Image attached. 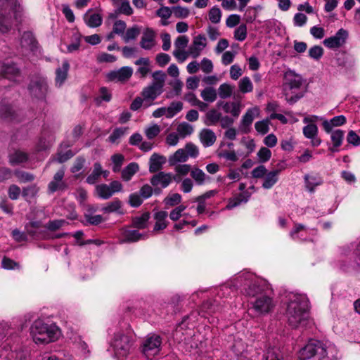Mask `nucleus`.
I'll use <instances>...</instances> for the list:
<instances>
[{
	"instance_id": "obj_46",
	"label": "nucleus",
	"mask_w": 360,
	"mask_h": 360,
	"mask_svg": "<svg viewBox=\"0 0 360 360\" xmlns=\"http://www.w3.org/2000/svg\"><path fill=\"white\" fill-rule=\"evenodd\" d=\"M140 32L141 30L138 26L135 25L129 28L122 35V38L125 42H129L131 40H134L139 35Z\"/></svg>"
},
{
	"instance_id": "obj_57",
	"label": "nucleus",
	"mask_w": 360,
	"mask_h": 360,
	"mask_svg": "<svg viewBox=\"0 0 360 360\" xmlns=\"http://www.w3.org/2000/svg\"><path fill=\"white\" fill-rule=\"evenodd\" d=\"M39 190V187L36 184H32L24 188L22 194L26 199L33 198L37 194Z\"/></svg>"
},
{
	"instance_id": "obj_16",
	"label": "nucleus",
	"mask_w": 360,
	"mask_h": 360,
	"mask_svg": "<svg viewBox=\"0 0 360 360\" xmlns=\"http://www.w3.org/2000/svg\"><path fill=\"white\" fill-rule=\"evenodd\" d=\"M172 181V174L159 172L150 179L153 186H160L162 188L167 187Z\"/></svg>"
},
{
	"instance_id": "obj_13",
	"label": "nucleus",
	"mask_w": 360,
	"mask_h": 360,
	"mask_svg": "<svg viewBox=\"0 0 360 360\" xmlns=\"http://www.w3.org/2000/svg\"><path fill=\"white\" fill-rule=\"evenodd\" d=\"M133 74V69L129 66H124L119 70H112L106 74L108 81L116 82H125L128 81Z\"/></svg>"
},
{
	"instance_id": "obj_32",
	"label": "nucleus",
	"mask_w": 360,
	"mask_h": 360,
	"mask_svg": "<svg viewBox=\"0 0 360 360\" xmlns=\"http://www.w3.org/2000/svg\"><path fill=\"white\" fill-rule=\"evenodd\" d=\"M27 159V154L20 150L15 151L9 155V162L11 165H20L26 162Z\"/></svg>"
},
{
	"instance_id": "obj_43",
	"label": "nucleus",
	"mask_w": 360,
	"mask_h": 360,
	"mask_svg": "<svg viewBox=\"0 0 360 360\" xmlns=\"http://www.w3.org/2000/svg\"><path fill=\"white\" fill-rule=\"evenodd\" d=\"M122 206V202L115 198L112 201L108 202L103 206L101 210L105 213L118 212Z\"/></svg>"
},
{
	"instance_id": "obj_6",
	"label": "nucleus",
	"mask_w": 360,
	"mask_h": 360,
	"mask_svg": "<svg viewBox=\"0 0 360 360\" xmlns=\"http://www.w3.org/2000/svg\"><path fill=\"white\" fill-rule=\"evenodd\" d=\"M133 345L132 337L122 333H115L110 343L113 355L117 359L125 358L129 354Z\"/></svg>"
},
{
	"instance_id": "obj_55",
	"label": "nucleus",
	"mask_w": 360,
	"mask_h": 360,
	"mask_svg": "<svg viewBox=\"0 0 360 360\" xmlns=\"http://www.w3.org/2000/svg\"><path fill=\"white\" fill-rule=\"evenodd\" d=\"M111 160L113 164L112 171L114 172H120L124 160V156L122 154L117 153L111 157Z\"/></svg>"
},
{
	"instance_id": "obj_4",
	"label": "nucleus",
	"mask_w": 360,
	"mask_h": 360,
	"mask_svg": "<svg viewBox=\"0 0 360 360\" xmlns=\"http://www.w3.org/2000/svg\"><path fill=\"white\" fill-rule=\"evenodd\" d=\"M30 334L37 344H48L56 341L60 336L59 328L55 324H48L41 320L35 321L31 328Z\"/></svg>"
},
{
	"instance_id": "obj_1",
	"label": "nucleus",
	"mask_w": 360,
	"mask_h": 360,
	"mask_svg": "<svg viewBox=\"0 0 360 360\" xmlns=\"http://www.w3.org/2000/svg\"><path fill=\"white\" fill-rule=\"evenodd\" d=\"M236 283L233 288H240L247 295L256 297L252 302V307L255 311L259 314L269 313L274 307L275 303L272 298L263 293V288L260 282L255 276L250 273H243L235 278Z\"/></svg>"
},
{
	"instance_id": "obj_8",
	"label": "nucleus",
	"mask_w": 360,
	"mask_h": 360,
	"mask_svg": "<svg viewBox=\"0 0 360 360\" xmlns=\"http://www.w3.org/2000/svg\"><path fill=\"white\" fill-rule=\"evenodd\" d=\"M28 89L33 98L44 100L49 90L46 79L42 76L34 77L31 79Z\"/></svg>"
},
{
	"instance_id": "obj_22",
	"label": "nucleus",
	"mask_w": 360,
	"mask_h": 360,
	"mask_svg": "<svg viewBox=\"0 0 360 360\" xmlns=\"http://www.w3.org/2000/svg\"><path fill=\"white\" fill-rule=\"evenodd\" d=\"M84 20L86 25L91 28L99 27L103 22V18L98 13H93L91 9H89L84 15Z\"/></svg>"
},
{
	"instance_id": "obj_40",
	"label": "nucleus",
	"mask_w": 360,
	"mask_h": 360,
	"mask_svg": "<svg viewBox=\"0 0 360 360\" xmlns=\"http://www.w3.org/2000/svg\"><path fill=\"white\" fill-rule=\"evenodd\" d=\"M306 186L307 189L312 192L314 188L322 184L321 179L318 176L305 175L304 176Z\"/></svg>"
},
{
	"instance_id": "obj_27",
	"label": "nucleus",
	"mask_w": 360,
	"mask_h": 360,
	"mask_svg": "<svg viewBox=\"0 0 360 360\" xmlns=\"http://www.w3.org/2000/svg\"><path fill=\"white\" fill-rule=\"evenodd\" d=\"M70 68L69 63L67 60H65L62 63V66L57 68L56 70V85L58 86H60L68 76V72Z\"/></svg>"
},
{
	"instance_id": "obj_10",
	"label": "nucleus",
	"mask_w": 360,
	"mask_h": 360,
	"mask_svg": "<svg viewBox=\"0 0 360 360\" xmlns=\"http://www.w3.org/2000/svg\"><path fill=\"white\" fill-rule=\"evenodd\" d=\"M122 190V184L118 181H112L109 184H101L96 186V195L102 199L107 200L114 193Z\"/></svg>"
},
{
	"instance_id": "obj_56",
	"label": "nucleus",
	"mask_w": 360,
	"mask_h": 360,
	"mask_svg": "<svg viewBox=\"0 0 360 360\" xmlns=\"http://www.w3.org/2000/svg\"><path fill=\"white\" fill-rule=\"evenodd\" d=\"M15 175L20 183L30 182L34 179L33 174L23 171H16Z\"/></svg>"
},
{
	"instance_id": "obj_36",
	"label": "nucleus",
	"mask_w": 360,
	"mask_h": 360,
	"mask_svg": "<svg viewBox=\"0 0 360 360\" xmlns=\"http://www.w3.org/2000/svg\"><path fill=\"white\" fill-rule=\"evenodd\" d=\"M262 9L260 6H249L245 11L243 19L246 22H252L257 17L258 12Z\"/></svg>"
},
{
	"instance_id": "obj_24",
	"label": "nucleus",
	"mask_w": 360,
	"mask_h": 360,
	"mask_svg": "<svg viewBox=\"0 0 360 360\" xmlns=\"http://www.w3.org/2000/svg\"><path fill=\"white\" fill-rule=\"evenodd\" d=\"M20 44L22 48L31 51H34L37 48V42L31 32H25L23 33Z\"/></svg>"
},
{
	"instance_id": "obj_37",
	"label": "nucleus",
	"mask_w": 360,
	"mask_h": 360,
	"mask_svg": "<svg viewBox=\"0 0 360 360\" xmlns=\"http://www.w3.org/2000/svg\"><path fill=\"white\" fill-rule=\"evenodd\" d=\"M102 175V167L99 162L94 165V169L91 173L87 176L86 182L89 184H94Z\"/></svg>"
},
{
	"instance_id": "obj_26",
	"label": "nucleus",
	"mask_w": 360,
	"mask_h": 360,
	"mask_svg": "<svg viewBox=\"0 0 360 360\" xmlns=\"http://www.w3.org/2000/svg\"><path fill=\"white\" fill-rule=\"evenodd\" d=\"M281 171V169H277L271 171L265 174L264 176V182L262 187L265 189H269L276 184L278 180V175Z\"/></svg>"
},
{
	"instance_id": "obj_39",
	"label": "nucleus",
	"mask_w": 360,
	"mask_h": 360,
	"mask_svg": "<svg viewBox=\"0 0 360 360\" xmlns=\"http://www.w3.org/2000/svg\"><path fill=\"white\" fill-rule=\"evenodd\" d=\"M200 96L205 101L213 103L217 99V94L213 87L208 86L201 91Z\"/></svg>"
},
{
	"instance_id": "obj_63",
	"label": "nucleus",
	"mask_w": 360,
	"mask_h": 360,
	"mask_svg": "<svg viewBox=\"0 0 360 360\" xmlns=\"http://www.w3.org/2000/svg\"><path fill=\"white\" fill-rule=\"evenodd\" d=\"M218 155L231 162H236L238 160V156L234 150H222L219 153Z\"/></svg>"
},
{
	"instance_id": "obj_47",
	"label": "nucleus",
	"mask_w": 360,
	"mask_h": 360,
	"mask_svg": "<svg viewBox=\"0 0 360 360\" xmlns=\"http://www.w3.org/2000/svg\"><path fill=\"white\" fill-rule=\"evenodd\" d=\"M14 111L11 106L8 104H0V117L5 120H13Z\"/></svg>"
},
{
	"instance_id": "obj_59",
	"label": "nucleus",
	"mask_w": 360,
	"mask_h": 360,
	"mask_svg": "<svg viewBox=\"0 0 360 360\" xmlns=\"http://www.w3.org/2000/svg\"><path fill=\"white\" fill-rule=\"evenodd\" d=\"M153 78L154 79L151 84H155L160 86V89H163L165 79V74L162 71H155L153 73Z\"/></svg>"
},
{
	"instance_id": "obj_35",
	"label": "nucleus",
	"mask_w": 360,
	"mask_h": 360,
	"mask_svg": "<svg viewBox=\"0 0 360 360\" xmlns=\"http://www.w3.org/2000/svg\"><path fill=\"white\" fill-rule=\"evenodd\" d=\"M139 165L137 163L131 162L122 171V178L124 181H129L132 176L138 172Z\"/></svg>"
},
{
	"instance_id": "obj_62",
	"label": "nucleus",
	"mask_w": 360,
	"mask_h": 360,
	"mask_svg": "<svg viewBox=\"0 0 360 360\" xmlns=\"http://www.w3.org/2000/svg\"><path fill=\"white\" fill-rule=\"evenodd\" d=\"M323 54V49L321 46H314L309 49V56L314 60H319Z\"/></svg>"
},
{
	"instance_id": "obj_30",
	"label": "nucleus",
	"mask_w": 360,
	"mask_h": 360,
	"mask_svg": "<svg viewBox=\"0 0 360 360\" xmlns=\"http://www.w3.org/2000/svg\"><path fill=\"white\" fill-rule=\"evenodd\" d=\"M188 159V155H186L185 150L180 148L169 157V162L170 165L174 166L179 162H184L187 161Z\"/></svg>"
},
{
	"instance_id": "obj_11",
	"label": "nucleus",
	"mask_w": 360,
	"mask_h": 360,
	"mask_svg": "<svg viewBox=\"0 0 360 360\" xmlns=\"http://www.w3.org/2000/svg\"><path fill=\"white\" fill-rule=\"evenodd\" d=\"M348 36V32L346 30L341 28L334 36L325 39L323 43L324 46L328 49H338L346 43Z\"/></svg>"
},
{
	"instance_id": "obj_28",
	"label": "nucleus",
	"mask_w": 360,
	"mask_h": 360,
	"mask_svg": "<svg viewBox=\"0 0 360 360\" xmlns=\"http://www.w3.org/2000/svg\"><path fill=\"white\" fill-rule=\"evenodd\" d=\"M190 175L197 185H203L210 180V177L198 167H193Z\"/></svg>"
},
{
	"instance_id": "obj_14",
	"label": "nucleus",
	"mask_w": 360,
	"mask_h": 360,
	"mask_svg": "<svg viewBox=\"0 0 360 360\" xmlns=\"http://www.w3.org/2000/svg\"><path fill=\"white\" fill-rule=\"evenodd\" d=\"M65 171L59 169L53 176V179L48 185V193H53L56 191H64L68 188V184L63 181Z\"/></svg>"
},
{
	"instance_id": "obj_64",
	"label": "nucleus",
	"mask_w": 360,
	"mask_h": 360,
	"mask_svg": "<svg viewBox=\"0 0 360 360\" xmlns=\"http://www.w3.org/2000/svg\"><path fill=\"white\" fill-rule=\"evenodd\" d=\"M248 200V198L245 197V195L241 193L237 198L231 200L227 204L226 208L227 210H231L239 205L242 202H247Z\"/></svg>"
},
{
	"instance_id": "obj_25",
	"label": "nucleus",
	"mask_w": 360,
	"mask_h": 360,
	"mask_svg": "<svg viewBox=\"0 0 360 360\" xmlns=\"http://www.w3.org/2000/svg\"><path fill=\"white\" fill-rule=\"evenodd\" d=\"M316 118V117H306L303 119L304 123H308V124L303 128V134L307 139L314 137V136L317 135V126L311 123Z\"/></svg>"
},
{
	"instance_id": "obj_20",
	"label": "nucleus",
	"mask_w": 360,
	"mask_h": 360,
	"mask_svg": "<svg viewBox=\"0 0 360 360\" xmlns=\"http://www.w3.org/2000/svg\"><path fill=\"white\" fill-rule=\"evenodd\" d=\"M285 84L290 89H297L302 83L300 75L295 74L292 70L287 71L284 75Z\"/></svg>"
},
{
	"instance_id": "obj_9",
	"label": "nucleus",
	"mask_w": 360,
	"mask_h": 360,
	"mask_svg": "<svg viewBox=\"0 0 360 360\" xmlns=\"http://www.w3.org/2000/svg\"><path fill=\"white\" fill-rule=\"evenodd\" d=\"M161 344L162 340L159 335H148L143 341L141 352L147 359H150L160 352Z\"/></svg>"
},
{
	"instance_id": "obj_41",
	"label": "nucleus",
	"mask_w": 360,
	"mask_h": 360,
	"mask_svg": "<svg viewBox=\"0 0 360 360\" xmlns=\"http://www.w3.org/2000/svg\"><path fill=\"white\" fill-rule=\"evenodd\" d=\"M239 91L243 94L252 92L253 90V84L248 77H243L238 82Z\"/></svg>"
},
{
	"instance_id": "obj_54",
	"label": "nucleus",
	"mask_w": 360,
	"mask_h": 360,
	"mask_svg": "<svg viewBox=\"0 0 360 360\" xmlns=\"http://www.w3.org/2000/svg\"><path fill=\"white\" fill-rule=\"evenodd\" d=\"M67 222L64 219H56L49 221L44 225V228L51 231H54L60 229Z\"/></svg>"
},
{
	"instance_id": "obj_53",
	"label": "nucleus",
	"mask_w": 360,
	"mask_h": 360,
	"mask_svg": "<svg viewBox=\"0 0 360 360\" xmlns=\"http://www.w3.org/2000/svg\"><path fill=\"white\" fill-rule=\"evenodd\" d=\"M127 131L126 127H119L113 130L112 134L108 137L110 143H116L122 136H123Z\"/></svg>"
},
{
	"instance_id": "obj_21",
	"label": "nucleus",
	"mask_w": 360,
	"mask_h": 360,
	"mask_svg": "<svg viewBox=\"0 0 360 360\" xmlns=\"http://www.w3.org/2000/svg\"><path fill=\"white\" fill-rule=\"evenodd\" d=\"M166 158L158 153H153L149 160V172L155 173L160 171L166 163Z\"/></svg>"
},
{
	"instance_id": "obj_45",
	"label": "nucleus",
	"mask_w": 360,
	"mask_h": 360,
	"mask_svg": "<svg viewBox=\"0 0 360 360\" xmlns=\"http://www.w3.org/2000/svg\"><path fill=\"white\" fill-rule=\"evenodd\" d=\"M233 91V86L228 83L221 84L218 89V94L221 98H229Z\"/></svg>"
},
{
	"instance_id": "obj_34",
	"label": "nucleus",
	"mask_w": 360,
	"mask_h": 360,
	"mask_svg": "<svg viewBox=\"0 0 360 360\" xmlns=\"http://www.w3.org/2000/svg\"><path fill=\"white\" fill-rule=\"evenodd\" d=\"M221 113L215 109L207 111L205 115V124L207 126L215 125L221 120Z\"/></svg>"
},
{
	"instance_id": "obj_48",
	"label": "nucleus",
	"mask_w": 360,
	"mask_h": 360,
	"mask_svg": "<svg viewBox=\"0 0 360 360\" xmlns=\"http://www.w3.org/2000/svg\"><path fill=\"white\" fill-rule=\"evenodd\" d=\"M183 104L180 101L172 102L167 109V118L173 117L182 110Z\"/></svg>"
},
{
	"instance_id": "obj_29",
	"label": "nucleus",
	"mask_w": 360,
	"mask_h": 360,
	"mask_svg": "<svg viewBox=\"0 0 360 360\" xmlns=\"http://www.w3.org/2000/svg\"><path fill=\"white\" fill-rule=\"evenodd\" d=\"M123 237L124 238L122 240V243H134L145 238L146 236L136 230L127 229L123 231Z\"/></svg>"
},
{
	"instance_id": "obj_42",
	"label": "nucleus",
	"mask_w": 360,
	"mask_h": 360,
	"mask_svg": "<svg viewBox=\"0 0 360 360\" xmlns=\"http://www.w3.org/2000/svg\"><path fill=\"white\" fill-rule=\"evenodd\" d=\"M150 218V214L145 212L140 217H135L133 219V226L137 229H145L147 226V222Z\"/></svg>"
},
{
	"instance_id": "obj_60",
	"label": "nucleus",
	"mask_w": 360,
	"mask_h": 360,
	"mask_svg": "<svg viewBox=\"0 0 360 360\" xmlns=\"http://www.w3.org/2000/svg\"><path fill=\"white\" fill-rule=\"evenodd\" d=\"M160 126L155 124L145 129V134L148 139H153L160 134Z\"/></svg>"
},
{
	"instance_id": "obj_58",
	"label": "nucleus",
	"mask_w": 360,
	"mask_h": 360,
	"mask_svg": "<svg viewBox=\"0 0 360 360\" xmlns=\"http://www.w3.org/2000/svg\"><path fill=\"white\" fill-rule=\"evenodd\" d=\"M111 99V94L105 87H101L99 89V95L95 99L97 104H101V103L104 101L106 102H109Z\"/></svg>"
},
{
	"instance_id": "obj_51",
	"label": "nucleus",
	"mask_w": 360,
	"mask_h": 360,
	"mask_svg": "<svg viewBox=\"0 0 360 360\" xmlns=\"http://www.w3.org/2000/svg\"><path fill=\"white\" fill-rule=\"evenodd\" d=\"M209 20L214 24H217L221 21V11L217 6H213L208 13Z\"/></svg>"
},
{
	"instance_id": "obj_31",
	"label": "nucleus",
	"mask_w": 360,
	"mask_h": 360,
	"mask_svg": "<svg viewBox=\"0 0 360 360\" xmlns=\"http://www.w3.org/2000/svg\"><path fill=\"white\" fill-rule=\"evenodd\" d=\"M136 65H139L136 73H139L142 77H145L147 74L150 71V60L148 58H140L134 63Z\"/></svg>"
},
{
	"instance_id": "obj_50",
	"label": "nucleus",
	"mask_w": 360,
	"mask_h": 360,
	"mask_svg": "<svg viewBox=\"0 0 360 360\" xmlns=\"http://www.w3.org/2000/svg\"><path fill=\"white\" fill-rule=\"evenodd\" d=\"M269 124L270 120L269 119H265L262 121L257 122L255 124V127L258 133L264 135L269 131Z\"/></svg>"
},
{
	"instance_id": "obj_2",
	"label": "nucleus",
	"mask_w": 360,
	"mask_h": 360,
	"mask_svg": "<svg viewBox=\"0 0 360 360\" xmlns=\"http://www.w3.org/2000/svg\"><path fill=\"white\" fill-rule=\"evenodd\" d=\"M286 317L292 328H298L305 324L308 317L309 300L305 295L290 293L288 295Z\"/></svg>"
},
{
	"instance_id": "obj_18",
	"label": "nucleus",
	"mask_w": 360,
	"mask_h": 360,
	"mask_svg": "<svg viewBox=\"0 0 360 360\" xmlns=\"http://www.w3.org/2000/svg\"><path fill=\"white\" fill-rule=\"evenodd\" d=\"M155 32L150 28L146 29L140 41L141 47L145 50L151 49L155 46Z\"/></svg>"
},
{
	"instance_id": "obj_17",
	"label": "nucleus",
	"mask_w": 360,
	"mask_h": 360,
	"mask_svg": "<svg viewBox=\"0 0 360 360\" xmlns=\"http://www.w3.org/2000/svg\"><path fill=\"white\" fill-rule=\"evenodd\" d=\"M167 216L168 214L166 211L161 210L154 213L155 225L153 230V233H158L167 228L169 223L167 220Z\"/></svg>"
},
{
	"instance_id": "obj_3",
	"label": "nucleus",
	"mask_w": 360,
	"mask_h": 360,
	"mask_svg": "<svg viewBox=\"0 0 360 360\" xmlns=\"http://www.w3.org/2000/svg\"><path fill=\"white\" fill-rule=\"evenodd\" d=\"M335 352L333 345L326 346L319 340H311L300 351L299 360H333L336 359Z\"/></svg>"
},
{
	"instance_id": "obj_12",
	"label": "nucleus",
	"mask_w": 360,
	"mask_h": 360,
	"mask_svg": "<svg viewBox=\"0 0 360 360\" xmlns=\"http://www.w3.org/2000/svg\"><path fill=\"white\" fill-rule=\"evenodd\" d=\"M259 109L258 107L248 109L240 122L239 130L244 134L248 133L254 119L259 117Z\"/></svg>"
},
{
	"instance_id": "obj_52",
	"label": "nucleus",
	"mask_w": 360,
	"mask_h": 360,
	"mask_svg": "<svg viewBox=\"0 0 360 360\" xmlns=\"http://www.w3.org/2000/svg\"><path fill=\"white\" fill-rule=\"evenodd\" d=\"M181 201V196L179 193L169 195L164 199V203L166 206L173 207L179 205Z\"/></svg>"
},
{
	"instance_id": "obj_15",
	"label": "nucleus",
	"mask_w": 360,
	"mask_h": 360,
	"mask_svg": "<svg viewBox=\"0 0 360 360\" xmlns=\"http://www.w3.org/2000/svg\"><path fill=\"white\" fill-rule=\"evenodd\" d=\"M207 46V39L203 34H198L193 39L192 44L189 46L190 56L193 58H198L202 50Z\"/></svg>"
},
{
	"instance_id": "obj_19",
	"label": "nucleus",
	"mask_w": 360,
	"mask_h": 360,
	"mask_svg": "<svg viewBox=\"0 0 360 360\" xmlns=\"http://www.w3.org/2000/svg\"><path fill=\"white\" fill-rule=\"evenodd\" d=\"M219 107H221L226 113L231 114L234 117H238L242 110V105L240 102H224L217 103Z\"/></svg>"
},
{
	"instance_id": "obj_38",
	"label": "nucleus",
	"mask_w": 360,
	"mask_h": 360,
	"mask_svg": "<svg viewBox=\"0 0 360 360\" xmlns=\"http://www.w3.org/2000/svg\"><path fill=\"white\" fill-rule=\"evenodd\" d=\"M193 131V125L185 122L180 123L176 128V131L181 139L190 136Z\"/></svg>"
},
{
	"instance_id": "obj_33",
	"label": "nucleus",
	"mask_w": 360,
	"mask_h": 360,
	"mask_svg": "<svg viewBox=\"0 0 360 360\" xmlns=\"http://www.w3.org/2000/svg\"><path fill=\"white\" fill-rule=\"evenodd\" d=\"M113 4L117 7L120 13L130 15L133 13V9L128 0H113Z\"/></svg>"
},
{
	"instance_id": "obj_7",
	"label": "nucleus",
	"mask_w": 360,
	"mask_h": 360,
	"mask_svg": "<svg viewBox=\"0 0 360 360\" xmlns=\"http://www.w3.org/2000/svg\"><path fill=\"white\" fill-rule=\"evenodd\" d=\"M17 2L15 0H3L0 2V31L3 33L8 32L12 27L11 13L17 12Z\"/></svg>"
},
{
	"instance_id": "obj_49",
	"label": "nucleus",
	"mask_w": 360,
	"mask_h": 360,
	"mask_svg": "<svg viewBox=\"0 0 360 360\" xmlns=\"http://www.w3.org/2000/svg\"><path fill=\"white\" fill-rule=\"evenodd\" d=\"M330 138L333 144V147L338 148L342 144L344 138V131L340 129L335 130L332 131Z\"/></svg>"
},
{
	"instance_id": "obj_44",
	"label": "nucleus",
	"mask_w": 360,
	"mask_h": 360,
	"mask_svg": "<svg viewBox=\"0 0 360 360\" xmlns=\"http://www.w3.org/2000/svg\"><path fill=\"white\" fill-rule=\"evenodd\" d=\"M20 70L13 64H6V69L4 72V77L8 78V79H14L15 77L19 76Z\"/></svg>"
},
{
	"instance_id": "obj_61",
	"label": "nucleus",
	"mask_w": 360,
	"mask_h": 360,
	"mask_svg": "<svg viewBox=\"0 0 360 360\" xmlns=\"http://www.w3.org/2000/svg\"><path fill=\"white\" fill-rule=\"evenodd\" d=\"M247 37V27L242 24L234 31V38L240 41H244Z\"/></svg>"
},
{
	"instance_id": "obj_5",
	"label": "nucleus",
	"mask_w": 360,
	"mask_h": 360,
	"mask_svg": "<svg viewBox=\"0 0 360 360\" xmlns=\"http://www.w3.org/2000/svg\"><path fill=\"white\" fill-rule=\"evenodd\" d=\"M160 86L149 84L144 87L141 93V96H137L132 101L130 109L136 111L141 107L148 108L154 104V101L162 93Z\"/></svg>"
},
{
	"instance_id": "obj_23",
	"label": "nucleus",
	"mask_w": 360,
	"mask_h": 360,
	"mask_svg": "<svg viewBox=\"0 0 360 360\" xmlns=\"http://www.w3.org/2000/svg\"><path fill=\"white\" fill-rule=\"evenodd\" d=\"M199 138L204 147L212 146L217 140L214 132L210 129H202L199 134Z\"/></svg>"
}]
</instances>
